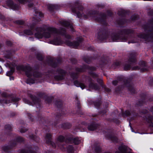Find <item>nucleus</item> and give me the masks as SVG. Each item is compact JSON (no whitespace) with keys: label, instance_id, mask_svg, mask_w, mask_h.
Listing matches in <instances>:
<instances>
[{"label":"nucleus","instance_id":"35","mask_svg":"<svg viewBox=\"0 0 153 153\" xmlns=\"http://www.w3.org/2000/svg\"><path fill=\"white\" fill-rule=\"evenodd\" d=\"M138 18V16L137 15H134L131 17V20L134 21L137 19Z\"/></svg>","mask_w":153,"mask_h":153},{"label":"nucleus","instance_id":"33","mask_svg":"<svg viewBox=\"0 0 153 153\" xmlns=\"http://www.w3.org/2000/svg\"><path fill=\"white\" fill-rule=\"evenodd\" d=\"M5 130L6 131H10L12 128L11 126L9 124L6 125L5 126Z\"/></svg>","mask_w":153,"mask_h":153},{"label":"nucleus","instance_id":"26","mask_svg":"<svg viewBox=\"0 0 153 153\" xmlns=\"http://www.w3.org/2000/svg\"><path fill=\"white\" fill-rule=\"evenodd\" d=\"M20 153H36L35 152L32 151L30 149L26 148L20 151Z\"/></svg>","mask_w":153,"mask_h":153},{"label":"nucleus","instance_id":"34","mask_svg":"<svg viewBox=\"0 0 153 153\" xmlns=\"http://www.w3.org/2000/svg\"><path fill=\"white\" fill-rule=\"evenodd\" d=\"M71 77L73 79H75L78 77V74L77 73H72L71 75Z\"/></svg>","mask_w":153,"mask_h":153},{"label":"nucleus","instance_id":"30","mask_svg":"<svg viewBox=\"0 0 153 153\" xmlns=\"http://www.w3.org/2000/svg\"><path fill=\"white\" fill-rule=\"evenodd\" d=\"M123 80V78L121 76H120L119 77H118L117 80H115L113 81L112 82V83L114 85H117V83L118 82V81H122Z\"/></svg>","mask_w":153,"mask_h":153},{"label":"nucleus","instance_id":"16","mask_svg":"<svg viewBox=\"0 0 153 153\" xmlns=\"http://www.w3.org/2000/svg\"><path fill=\"white\" fill-rule=\"evenodd\" d=\"M88 81L89 83V88H90L95 90H98L100 89V87L97 84L94 83L93 81L91 78H89Z\"/></svg>","mask_w":153,"mask_h":153},{"label":"nucleus","instance_id":"11","mask_svg":"<svg viewBox=\"0 0 153 153\" xmlns=\"http://www.w3.org/2000/svg\"><path fill=\"white\" fill-rule=\"evenodd\" d=\"M3 96L5 97L4 98V99L3 100H0V103L1 104H8L11 102H17L20 100V99L18 97H16L13 98L11 101L9 100V99L8 98L6 97V94H3Z\"/></svg>","mask_w":153,"mask_h":153},{"label":"nucleus","instance_id":"41","mask_svg":"<svg viewBox=\"0 0 153 153\" xmlns=\"http://www.w3.org/2000/svg\"><path fill=\"white\" fill-rule=\"evenodd\" d=\"M130 114V112L129 111H125L124 113L123 114L124 115H125L126 116H128Z\"/></svg>","mask_w":153,"mask_h":153},{"label":"nucleus","instance_id":"19","mask_svg":"<svg viewBox=\"0 0 153 153\" xmlns=\"http://www.w3.org/2000/svg\"><path fill=\"white\" fill-rule=\"evenodd\" d=\"M84 68H75V70L76 72H82L84 71H85L84 69H89L91 70H94L95 69V68L93 67H89L87 65H85Z\"/></svg>","mask_w":153,"mask_h":153},{"label":"nucleus","instance_id":"53","mask_svg":"<svg viewBox=\"0 0 153 153\" xmlns=\"http://www.w3.org/2000/svg\"><path fill=\"white\" fill-rule=\"evenodd\" d=\"M10 80H13L14 79V78L13 77H10Z\"/></svg>","mask_w":153,"mask_h":153},{"label":"nucleus","instance_id":"9","mask_svg":"<svg viewBox=\"0 0 153 153\" xmlns=\"http://www.w3.org/2000/svg\"><path fill=\"white\" fill-rule=\"evenodd\" d=\"M32 102L29 101V100L26 98H23V101L25 103L27 104L30 105L36 106L37 108L40 107V101L39 99L33 96L32 95L30 96Z\"/></svg>","mask_w":153,"mask_h":153},{"label":"nucleus","instance_id":"36","mask_svg":"<svg viewBox=\"0 0 153 153\" xmlns=\"http://www.w3.org/2000/svg\"><path fill=\"white\" fill-rule=\"evenodd\" d=\"M85 61L88 64L90 63L91 62V59L88 57H86L84 59Z\"/></svg>","mask_w":153,"mask_h":153},{"label":"nucleus","instance_id":"29","mask_svg":"<svg viewBox=\"0 0 153 153\" xmlns=\"http://www.w3.org/2000/svg\"><path fill=\"white\" fill-rule=\"evenodd\" d=\"M67 150L68 153H73V147L72 145L68 146L67 147Z\"/></svg>","mask_w":153,"mask_h":153},{"label":"nucleus","instance_id":"51","mask_svg":"<svg viewBox=\"0 0 153 153\" xmlns=\"http://www.w3.org/2000/svg\"><path fill=\"white\" fill-rule=\"evenodd\" d=\"M105 91H107V92H109L110 91V89L108 88H105Z\"/></svg>","mask_w":153,"mask_h":153},{"label":"nucleus","instance_id":"42","mask_svg":"<svg viewBox=\"0 0 153 153\" xmlns=\"http://www.w3.org/2000/svg\"><path fill=\"white\" fill-rule=\"evenodd\" d=\"M94 106L96 107H98L100 104V102H95L94 103Z\"/></svg>","mask_w":153,"mask_h":153},{"label":"nucleus","instance_id":"21","mask_svg":"<svg viewBox=\"0 0 153 153\" xmlns=\"http://www.w3.org/2000/svg\"><path fill=\"white\" fill-rule=\"evenodd\" d=\"M153 118L152 116H148L146 118V121L150 127L152 128L153 127L152 121Z\"/></svg>","mask_w":153,"mask_h":153},{"label":"nucleus","instance_id":"57","mask_svg":"<svg viewBox=\"0 0 153 153\" xmlns=\"http://www.w3.org/2000/svg\"><path fill=\"white\" fill-rule=\"evenodd\" d=\"M19 35L20 36L22 35V34H21V33H19Z\"/></svg>","mask_w":153,"mask_h":153},{"label":"nucleus","instance_id":"38","mask_svg":"<svg viewBox=\"0 0 153 153\" xmlns=\"http://www.w3.org/2000/svg\"><path fill=\"white\" fill-rule=\"evenodd\" d=\"M19 129L21 133H24L27 130V129L23 127H21L19 128Z\"/></svg>","mask_w":153,"mask_h":153},{"label":"nucleus","instance_id":"32","mask_svg":"<svg viewBox=\"0 0 153 153\" xmlns=\"http://www.w3.org/2000/svg\"><path fill=\"white\" fill-rule=\"evenodd\" d=\"M14 71V69L11 68L10 71H7L6 73V75L7 76H10L12 75Z\"/></svg>","mask_w":153,"mask_h":153},{"label":"nucleus","instance_id":"46","mask_svg":"<svg viewBox=\"0 0 153 153\" xmlns=\"http://www.w3.org/2000/svg\"><path fill=\"white\" fill-rule=\"evenodd\" d=\"M97 81L99 83L101 84L102 82V80L100 79H97Z\"/></svg>","mask_w":153,"mask_h":153},{"label":"nucleus","instance_id":"43","mask_svg":"<svg viewBox=\"0 0 153 153\" xmlns=\"http://www.w3.org/2000/svg\"><path fill=\"white\" fill-rule=\"evenodd\" d=\"M124 19L120 20L119 22H117V23L119 25L123 24L124 23Z\"/></svg>","mask_w":153,"mask_h":153},{"label":"nucleus","instance_id":"58","mask_svg":"<svg viewBox=\"0 0 153 153\" xmlns=\"http://www.w3.org/2000/svg\"><path fill=\"white\" fill-rule=\"evenodd\" d=\"M63 146V147L64 148H65V147L64 146Z\"/></svg>","mask_w":153,"mask_h":153},{"label":"nucleus","instance_id":"49","mask_svg":"<svg viewBox=\"0 0 153 153\" xmlns=\"http://www.w3.org/2000/svg\"><path fill=\"white\" fill-rule=\"evenodd\" d=\"M6 44L8 46H10L11 45V43L10 41H7L6 42Z\"/></svg>","mask_w":153,"mask_h":153},{"label":"nucleus","instance_id":"6","mask_svg":"<svg viewBox=\"0 0 153 153\" xmlns=\"http://www.w3.org/2000/svg\"><path fill=\"white\" fill-rule=\"evenodd\" d=\"M35 16L33 18L32 23L31 25H28L27 26L29 30H25L24 31V33L27 35H30L33 33V29L36 23L41 21L40 18L43 16V14L38 10H35Z\"/></svg>","mask_w":153,"mask_h":153},{"label":"nucleus","instance_id":"44","mask_svg":"<svg viewBox=\"0 0 153 153\" xmlns=\"http://www.w3.org/2000/svg\"><path fill=\"white\" fill-rule=\"evenodd\" d=\"M11 54L10 53H8L7 54V55H6L4 56L7 58L9 59L10 58V55Z\"/></svg>","mask_w":153,"mask_h":153},{"label":"nucleus","instance_id":"5","mask_svg":"<svg viewBox=\"0 0 153 153\" xmlns=\"http://www.w3.org/2000/svg\"><path fill=\"white\" fill-rule=\"evenodd\" d=\"M136 53L135 52L131 53L128 56V62L129 64L125 65L124 67L125 70H128L131 69L132 70H140L141 72H144L148 70V68L146 63L144 62H142L140 63V67L137 66L132 67L136 62L135 58Z\"/></svg>","mask_w":153,"mask_h":153},{"label":"nucleus","instance_id":"47","mask_svg":"<svg viewBox=\"0 0 153 153\" xmlns=\"http://www.w3.org/2000/svg\"><path fill=\"white\" fill-rule=\"evenodd\" d=\"M153 14V11L152 10L150 12L149 11L148 12V14L149 15H152Z\"/></svg>","mask_w":153,"mask_h":153},{"label":"nucleus","instance_id":"31","mask_svg":"<svg viewBox=\"0 0 153 153\" xmlns=\"http://www.w3.org/2000/svg\"><path fill=\"white\" fill-rule=\"evenodd\" d=\"M29 138L30 139L35 140L36 142H37L39 140V138L37 137L36 136H33V135H30Z\"/></svg>","mask_w":153,"mask_h":153},{"label":"nucleus","instance_id":"20","mask_svg":"<svg viewBox=\"0 0 153 153\" xmlns=\"http://www.w3.org/2000/svg\"><path fill=\"white\" fill-rule=\"evenodd\" d=\"M61 25L62 26L68 28H70L71 30H73V27L72 25H71L69 22L63 20L61 22Z\"/></svg>","mask_w":153,"mask_h":153},{"label":"nucleus","instance_id":"61","mask_svg":"<svg viewBox=\"0 0 153 153\" xmlns=\"http://www.w3.org/2000/svg\"><path fill=\"white\" fill-rule=\"evenodd\" d=\"M106 111H105V113H104V112L103 113H106Z\"/></svg>","mask_w":153,"mask_h":153},{"label":"nucleus","instance_id":"59","mask_svg":"<svg viewBox=\"0 0 153 153\" xmlns=\"http://www.w3.org/2000/svg\"><path fill=\"white\" fill-rule=\"evenodd\" d=\"M131 131H132V132H134V131H133V129H132V130H131Z\"/></svg>","mask_w":153,"mask_h":153},{"label":"nucleus","instance_id":"60","mask_svg":"<svg viewBox=\"0 0 153 153\" xmlns=\"http://www.w3.org/2000/svg\"><path fill=\"white\" fill-rule=\"evenodd\" d=\"M57 106L58 107H59V106L58 105H57Z\"/></svg>","mask_w":153,"mask_h":153},{"label":"nucleus","instance_id":"8","mask_svg":"<svg viewBox=\"0 0 153 153\" xmlns=\"http://www.w3.org/2000/svg\"><path fill=\"white\" fill-rule=\"evenodd\" d=\"M24 141V139L21 137H17L15 140L12 141L9 146H4L2 147L4 152H9L10 149L16 146L18 143H20Z\"/></svg>","mask_w":153,"mask_h":153},{"label":"nucleus","instance_id":"27","mask_svg":"<svg viewBox=\"0 0 153 153\" xmlns=\"http://www.w3.org/2000/svg\"><path fill=\"white\" fill-rule=\"evenodd\" d=\"M92 149L97 153H99L100 151V148L98 145H94L92 148Z\"/></svg>","mask_w":153,"mask_h":153},{"label":"nucleus","instance_id":"12","mask_svg":"<svg viewBox=\"0 0 153 153\" xmlns=\"http://www.w3.org/2000/svg\"><path fill=\"white\" fill-rule=\"evenodd\" d=\"M77 41L74 42H71L69 40L67 41L65 44L68 46L74 48H76L79 45V44L82 42V39L80 38H78L77 39Z\"/></svg>","mask_w":153,"mask_h":153},{"label":"nucleus","instance_id":"13","mask_svg":"<svg viewBox=\"0 0 153 153\" xmlns=\"http://www.w3.org/2000/svg\"><path fill=\"white\" fill-rule=\"evenodd\" d=\"M61 60L60 59H55L52 57H49L48 59L47 63L48 64L53 68H55L57 66L58 64L56 62L59 63Z\"/></svg>","mask_w":153,"mask_h":153},{"label":"nucleus","instance_id":"48","mask_svg":"<svg viewBox=\"0 0 153 153\" xmlns=\"http://www.w3.org/2000/svg\"><path fill=\"white\" fill-rule=\"evenodd\" d=\"M107 13L109 16H111L112 15V12L110 11H108L107 12Z\"/></svg>","mask_w":153,"mask_h":153},{"label":"nucleus","instance_id":"15","mask_svg":"<svg viewBox=\"0 0 153 153\" xmlns=\"http://www.w3.org/2000/svg\"><path fill=\"white\" fill-rule=\"evenodd\" d=\"M57 72L58 74L59 75L55 76V79L58 80H61L63 79L64 75L65 73V71L60 69L58 68Z\"/></svg>","mask_w":153,"mask_h":153},{"label":"nucleus","instance_id":"22","mask_svg":"<svg viewBox=\"0 0 153 153\" xmlns=\"http://www.w3.org/2000/svg\"><path fill=\"white\" fill-rule=\"evenodd\" d=\"M74 84L76 87H80L82 89H84L86 87L84 84L77 81H74Z\"/></svg>","mask_w":153,"mask_h":153},{"label":"nucleus","instance_id":"54","mask_svg":"<svg viewBox=\"0 0 153 153\" xmlns=\"http://www.w3.org/2000/svg\"><path fill=\"white\" fill-rule=\"evenodd\" d=\"M46 101H47L48 102H50L51 101V100L49 99L48 100H47V99H46Z\"/></svg>","mask_w":153,"mask_h":153},{"label":"nucleus","instance_id":"28","mask_svg":"<svg viewBox=\"0 0 153 153\" xmlns=\"http://www.w3.org/2000/svg\"><path fill=\"white\" fill-rule=\"evenodd\" d=\"M118 14L120 16H124L126 15V13L125 10L123 9H120L119 10Z\"/></svg>","mask_w":153,"mask_h":153},{"label":"nucleus","instance_id":"10","mask_svg":"<svg viewBox=\"0 0 153 153\" xmlns=\"http://www.w3.org/2000/svg\"><path fill=\"white\" fill-rule=\"evenodd\" d=\"M144 30L145 32H147V34L145 35L141 34L139 36V37L145 39L146 41H149L152 36L153 28L152 27H150L149 25L144 28Z\"/></svg>","mask_w":153,"mask_h":153},{"label":"nucleus","instance_id":"50","mask_svg":"<svg viewBox=\"0 0 153 153\" xmlns=\"http://www.w3.org/2000/svg\"><path fill=\"white\" fill-rule=\"evenodd\" d=\"M137 42V41H131L128 42V43H134Z\"/></svg>","mask_w":153,"mask_h":153},{"label":"nucleus","instance_id":"14","mask_svg":"<svg viewBox=\"0 0 153 153\" xmlns=\"http://www.w3.org/2000/svg\"><path fill=\"white\" fill-rule=\"evenodd\" d=\"M66 143H74L75 144L77 145L79 144L80 140L78 137L73 138L71 137H68L65 140Z\"/></svg>","mask_w":153,"mask_h":153},{"label":"nucleus","instance_id":"37","mask_svg":"<svg viewBox=\"0 0 153 153\" xmlns=\"http://www.w3.org/2000/svg\"><path fill=\"white\" fill-rule=\"evenodd\" d=\"M128 89L131 93H134V92L135 90L132 86H129Z\"/></svg>","mask_w":153,"mask_h":153},{"label":"nucleus","instance_id":"56","mask_svg":"<svg viewBox=\"0 0 153 153\" xmlns=\"http://www.w3.org/2000/svg\"><path fill=\"white\" fill-rule=\"evenodd\" d=\"M7 64L10 67V65L8 63H7Z\"/></svg>","mask_w":153,"mask_h":153},{"label":"nucleus","instance_id":"24","mask_svg":"<svg viewBox=\"0 0 153 153\" xmlns=\"http://www.w3.org/2000/svg\"><path fill=\"white\" fill-rule=\"evenodd\" d=\"M108 139H110L113 142H117L118 139L113 134L107 135L106 136Z\"/></svg>","mask_w":153,"mask_h":153},{"label":"nucleus","instance_id":"4","mask_svg":"<svg viewBox=\"0 0 153 153\" xmlns=\"http://www.w3.org/2000/svg\"><path fill=\"white\" fill-rule=\"evenodd\" d=\"M18 70L25 72L26 75L28 77L27 83L29 84L35 83V79L43 76V75L37 70H33L29 64L25 65H20L17 67Z\"/></svg>","mask_w":153,"mask_h":153},{"label":"nucleus","instance_id":"55","mask_svg":"<svg viewBox=\"0 0 153 153\" xmlns=\"http://www.w3.org/2000/svg\"><path fill=\"white\" fill-rule=\"evenodd\" d=\"M105 105L106 106H105V107H106L107 106V105H108V104H107V103H106V104H105Z\"/></svg>","mask_w":153,"mask_h":153},{"label":"nucleus","instance_id":"25","mask_svg":"<svg viewBox=\"0 0 153 153\" xmlns=\"http://www.w3.org/2000/svg\"><path fill=\"white\" fill-rule=\"evenodd\" d=\"M97 127V125L95 123L89 125L88 127V129L90 131H93L95 130Z\"/></svg>","mask_w":153,"mask_h":153},{"label":"nucleus","instance_id":"39","mask_svg":"<svg viewBox=\"0 0 153 153\" xmlns=\"http://www.w3.org/2000/svg\"><path fill=\"white\" fill-rule=\"evenodd\" d=\"M37 59L39 60H42L43 58L42 55L40 54H38L37 56Z\"/></svg>","mask_w":153,"mask_h":153},{"label":"nucleus","instance_id":"40","mask_svg":"<svg viewBox=\"0 0 153 153\" xmlns=\"http://www.w3.org/2000/svg\"><path fill=\"white\" fill-rule=\"evenodd\" d=\"M16 23L19 25H22L24 24V22L21 20H19L16 21Z\"/></svg>","mask_w":153,"mask_h":153},{"label":"nucleus","instance_id":"1","mask_svg":"<svg viewBox=\"0 0 153 153\" xmlns=\"http://www.w3.org/2000/svg\"><path fill=\"white\" fill-rule=\"evenodd\" d=\"M36 30L37 32L35 34V36L38 39L41 38L43 37L48 38L53 35L56 38L50 41V43L55 45H59L62 44L61 39L59 37V35L64 36L68 39L71 38L69 35L67 34L64 29H61L58 31L56 28L48 25H44L41 27H37Z\"/></svg>","mask_w":153,"mask_h":153},{"label":"nucleus","instance_id":"52","mask_svg":"<svg viewBox=\"0 0 153 153\" xmlns=\"http://www.w3.org/2000/svg\"><path fill=\"white\" fill-rule=\"evenodd\" d=\"M88 49L90 50H93V48L92 47H90L88 48Z\"/></svg>","mask_w":153,"mask_h":153},{"label":"nucleus","instance_id":"23","mask_svg":"<svg viewBox=\"0 0 153 153\" xmlns=\"http://www.w3.org/2000/svg\"><path fill=\"white\" fill-rule=\"evenodd\" d=\"M47 6L48 9L50 11H53L54 9L57 10L59 7V6L56 4H48Z\"/></svg>","mask_w":153,"mask_h":153},{"label":"nucleus","instance_id":"3","mask_svg":"<svg viewBox=\"0 0 153 153\" xmlns=\"http://www.w3.org/2000/svg\"><path fill=\"white\" fill-rule=\"evenodd\" d=\"M74 5L75 7L72 8V10L73 13L77 15L78 18L83 17L85 19H93L102 24H105L107 17L105 14H99L97 12L90 10L87 13L86 15L83 14L81 11L83 10V7L81 1L79 0L76 1L74 3Z\"/></svg>","mask_w":153,"mask_h":153},{"label":"nucleus","instance_id":"17","mask_svg":"<svg viewBox=\"0 0 153 153\" xmlns=\"http://www.w3.org/2000/svg\"><path fill=\"white\" fill-rule=\"evenodd\" d=\"M115 153H131V152L126 147L120 146L118 148V151H117Z\"/></svg>","mask_w":153,"mask_h":153},{"label":"nucleus","instance_id":"2","mask_svg":"<svg viewBox=\"0 0 153 153\" xmlns=\"http://www.w3.org/2000/svg\"><path fill=\"white\" fill-rule=\"evenodd\" d=\"M133 32L132 30L126 29L121 31L118 34H111L108 32L101 29L98 32V38L101 41L108 39L110 42H125L131 38Z\"/></svg>","mask_w":153,"mask_h":153},{"label":"nucleus","instance_id":"7","mask_svg":"<svg viewBox=\"0 0 153 153\" xmlns=\"http://www.w3.org/2000/svg\"><path fill=\"white\" fill-rule=\"evenodd\" d=\"M45 139L47 143L51 145L54 148L56 147L57 145L60 147V146L58 144L59 142H62L65 139L63 136L62 135L59 136L57 138V142L56 143H55L51 141V135L49 133L47 134Z\"/></svg>","mask_w":153,"mask_h":153},{"label":"nucleus","instance_id":"18","mask_svg":"<svg viewBox=\"0 0 153 153\" xmlns=\"http://www.w3.org/2000/svg\"><path fill=\"white\" fill-rule=\"evenodd\" d=\"M7 4L9 7L13 10H17L18 9V6L16 4H14L13 1L11 0H8L7 1Z\"/></svg>","mask_w":153,"mask_h":153},{"label":"nucleus","instance_id":"45","mask_svg":"<svg viewBox=\"0 0 153 153\" xmlns=\"http://www.w3.org/2000/svg\"><path fill=\"white\" fill-rule=\"evenodd\" d=\"M92 76L93 77V78H95L97 77V75L96 74L93 73L92 74Z\"/></svg>","mask_w":153,"mask_h":153}]
</instances>
